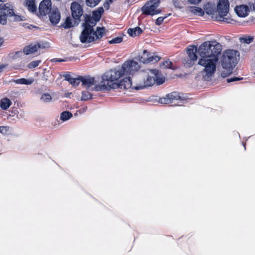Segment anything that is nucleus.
Wrapping results in <instances>:
<instances>
[{"instance_id": "nucleus-1", "label": "nucleus", "mask_w": 255, "mask_h": 255, "mask_svg": "<svg viewBox=\"0 0 255 255\" xmlns=\"http://www.w3.org/2000/svg\"><path fill=\"white\" fill-rule=\"evenodd\" d=\"M142 80L134 87L136 90L144 89L152 86L155 82L161 85L164 82V78L158 75V71L156 69H146L139 74Z\"/></svg>"}, {"instance_id": "nucleus-2", "label": "nucleus", "mask_w": 255, "mask_h": 255, "mask_svg": "<svg viewBox=\"0 0 255 255\" xmlns=\"http://www.w3.org/2000/svg\"><path fill=\"white\" fill-rule=\"evenodd\" d=\"M238 52L234 50H227L224 53L222 58V65L224 69L221 73L222 77H227L232 73L233 68L238 63Z\"/></svg>"}, {"instance_id": "nucleus-3", "label": "nucleus", "mask_w": 255, "mask_h": 255, "mask_svg": "<svg viewBox=\"0 0 255 255\" xmlns=\"http://www.w3.org/2000/svg\"><path fill=\"white\" fill-rule=\"evenodd\" d=\"M222 51V45L216 41H206L198 48L199 59L211 56H218Z\"/></svg>"}, {"instance_id": "nucleus-4", "label": "nucleus", "mask_w": 255, "mask_h": 255, "mask_svg": "<svg viewBox=\"0 0 255 255\" xmlns=\"http://www.w3.org/2000/svg\"><path fill=\"white\" fill-rule=\"evenodd\" d=\"M123 75L121 69H114L106 72L102 76V87L104 90H110L118 87L117 80Z\"/></svg>"}, {"instance_id": "nucleus-5", "label": "nucleus", "mask_w": 255, "mask_h": 255, "mask_svg": "<svg viewBox=\"0 0 255 255\" xmlns=\"http://www.w3.org/2000/svg\"><path fill=\"white\" fill-rule=\"evenodd\" d=\"M229 5L228 0H219L216 13L211 10L207 11V13L212 15L213 18L217 21L230 23L232 20L229 14Z\"/></svg>"}, {"instance_id": "nucleus-6", "label": "nucleus", "mask_w": 255, "mask_h": 255, "mask_svg": "<svg viewBox=\"0 0 255 255\" xmlns=\"http://www.w3.org/2000/svg\"><path fill=\"white\" fill-rule=\"evenodd\" d=\"M218 61V56H211L205 59H199L198 64L204 68L202 71L205 74L204 76L205 80H208L215 73Z\"/></svg>"}, {"instance_id": "nucleus-7", "label": "nucleus", "mask_w": 255, "mask_h": 255, "mask_svg": "<svg viewBox=\"0 0 255 255\" xmlns=\"http://www.w3.org/2000/svg\"><path fill=\"white\" fill-rule=\"evenodd\" d=\"M105 31L104 27H97L96 31L92 30L89 26L84 27L80 39L82 43H91L102 38Z\"/></svg>"}, {"instance_id": "nucleus-8", "label": "nucleus", "mask_w": 255, "mask_h": 255, "mask_svg": "<svg viewBox=\"0 0 255 255\" xmlns=\"http://www.w3.org/2000/svg\"><path fill=\"white\" fill-rule=\"evenodd\" d=\"M159 0H151L146 2L141 8L143 13L153 15L160 13L161 10L157 8L159 5Z\"/></svg>"}, {"instance_id": "nucleus-9", "label": "nucleus", "mask_w": 255, "mask_h": 255, "mask_svg": "<svg viewBox=\"0 0 255 255\" xmlns=\"http://www.w3.org/2000/svg\"><path fill=\"white\" fill-rule=\"evenodd\" d=\"M140 68L137 62L134 60L125 62L121 68L123 75H133Z\"/></svg>"}, {"instance_id": "nucleus-10", "label": "nucleus", "mask_w": 255, "mask_h": 255, "mask_svg": "<svg viewBox=\"0 0 255 255\" xmlns=\"http://www.w3.org/2000/svg\"><path fill=\"white\" fill-rule=\"evenodd\" d=\"M81 82L82 85L90 91H100L103 90L101 84H97L94 78L82 77Z\"/></svg>"}, {"instance_id": "nucleus-11", "label": "nucleus", "mask_w": 255, "mask_h": 255, "mask_svg": "<svg viewBox=\"0 0 255 255\" xmlns=\"http://www.w3.org/2000/svg\"><path fill=\"white\" fill-rule=\"evenodd\" d=\"M185 98L181 96L178 93L174 92L166 95L165 98L160 99L161 104H166L172 103L173 101L183 100Z\"/></svg>"}, {"instance_id": "nucleus-12", "label": "nucleus", "mask_w": 255, "mask_h": 255, "mask_svg": "<svg viewBox=\"0 0 255 255\" xmlns=\"http://www.w3.org/2000/svg\"><path fill=\"white\" fill-rule=\"evenodd\" d=\"M72 15L73 18L79 20L83 14V9L77 2H73L71 4Z\"/></svg>"}, {"instance_id": "nucleus-13", "label": "nucleus", "mask_w": 255, "mask_h": 255, "mask_svg": "<svg viewBox=\"0 0 255 255\" xmlns=\"http://www.w3.org/2000/svg\"><path fill=\"white\" fill-rule=\"evenodd\" d=\"M52 9L50 0H43L39 4V10L41 15L49 14Z\"/></svg>"}, {"instance_id": "nucleus-14", "label": "nucleus", "mask_w": 255, "mask_h": 255, "mask_svg": "<svg viewBox=\"0 0 255 255\" xmlns=\"http://www.w3.org/2000/svg\"><path fill=\"white\" fill-rule=\"evenodd\" d=\"M49 20L53 25L57 24L60 19V14L57 8H53L49 14Z\"/></svg>"}, {"instance_id": "nucleus-15", "label": "nucleus", "mask_w": 255, "mask_h": 255, "mask_svg": "<svg viewBox=\"0 0 255 255\" xmlns=\"http://www.w3.org/2000/svg\"><path fill=\"white\" fill-rule=\"evenodd\" d=\"M198 48L195 45H190L187 48V53L190 59L193 61H196L199 57L198 54Z\"/></svg>"}, {"instance_id": "nucleus-16", "label": "nucleus", "mask_w": 255, "mask_h": 255, "mask_svg": "<svg viewBox=\"0 0 255 255\" xmlns=\"http://www.w3.org/2000/svg\"><path fill=\"white\" fill-rule=\"evenodd\" d=\"M235 11L239 16L245 17L248 15L249 8L246 5H238L235 8Z\"/></svg>"}, {"instance_id": "nucleus-17", "label": "nucleus", "mask_w": 255, "mask_h": 255, "mask_svg": "<svg viewBox=\"0 0 255 255\" xmlns=\"http://www.w3.org/2000/svg\"><path fill=\"white\" fill-rule=\"evenodd\" d=\"M125 78L120 81L118 84V87L121 89H128L131 88L132 82L130 79V75H128Z\"/></svg>"}, {"instance_id": "nucleus-18", "label": "nucleus", "mask_w": 255, "mask_h": 255, "mask_svg": "<svg viewBox=\"0 0 255 255\" xmlns=\"http://www.w3.org/2000/svg\"><path fill=\"white\" fill-rule=\"evenodd\" d=\"M41 47H42V45L40 44H31L24 48L23 53L26 55L32 54L37 51L38 49ZM42 47H44V46H42Z\"/></svg>"}, {"instance_id": "nucleus-19", "label": "nucleus", "mask_w": 255, "mask_h": 255, "mask_svg": "<svg viewBox=\"0 0 255 255\" xmlns=\"http://www.w3.org/2000/svg\"><path fill=\"white\" fill-rule=\"evenodd\" d=\"M0 9L3 10L6 16H11L13 14V6L9 3L0 4Z\"/></svg>"}, {"instance_id": "nucleus-20", "label": "nucleus", "mask_w": 255, "mask_h": 255, "mask_svg": "<svg viewBox=\"0 0 255 255\" xmlns=\"http://www.w3.org/2000/svg\"><path fill=\"white\" fill-rule=\"evenodd\" d=\"M25 4L29 11L32 12L36 11V6L34 0H26Z\"/></svg>"}, {"instance_id": "nucleus-21", "label": "nucleus", "mask_w": 255, "mask_h": 255, "mask_svg": "<svg viewBox=\"0 0 255 255\" xmlns=\"http://www.w3.org/2000/svg\"><path fill=\"white\" fill-rule=\"evenodd\" d=\"M142 29L138 26L134 28H129L128 30V34L131 37H135L139 35L142 33Z\"/></svg>"}, {"instance_id": "nucleus-22", "label": "nucleus", "mask_w": 255, "mask_h": 255, "mask_svg": "<svg viewBox=\"0 0 255 255\" xmlns=\"http://www.w3.org/2000/svg\"><path fill=\"white\" fill-rule=\"evenodd\" d=\"M11 104V101L7 98L1 99L0 102V107L4 110H7L10 107Z\"/></svg>"}, {"instance_id": "nucleus-23", "label": "nucleus", "mask_w": 255, "mask_h": 255, "mask_svg": "<svg viewBox=\"0 0 255 255\" xmlns=\"http://www.w3.org/2000/svg\"><path fill=\"white\" fill-rule=\"evenodd\" d=\"M40 101L44 104H49L52 101V96L49 93H44L41 95Z\"/></svg>"}, {"instance_id": "nucleus-24", "label": "nucleus", "mask_w": 255, "mask_h": 255, "mask_svg": "<svg viewBox=\"0 0 255 255\" xmlns=\"http://www.w3.org/2000/svg\"><path fill=\"white\" fill-rule=\"evenodd\" d=\"M103 12V8L102 7H99L96 10L93 12V18L95 19V21H99Z\"/></svg>"}, {"instance_id": "nucleus-25", "label": "nucleus", "mask_w": 255, "mask_h": 255, "mask_svg": "<svg viewBox=\"0 0 255 255\" xmlns=\"http://www.w3.org/2000/svg\"><path fill=\"white\" fill-rule=\"evenodd\" d=\"M34 82V79L33 78L30 79H25V78H21L17 79L15 81L16 84H23L26 85H29L32 84Z\"/></svg>"}, {"instance_id": "nucleus-26", "label": "nucleus", "mask_w": 255, "mask_h": 255, "mask_svg": "<svg viewBox=\"0 0 255 255\" xmlns=\"http://www.w3.org/2000/svg\"><path fill=\"white\" fill-rule=\"evenodd\" d=\"M149 54L146 50H144L142 54L139 57L140 62L143 63H148L149 61L148 60Z\"/></svg>"}, {"instance_id": "nucleus-27", "label": "nucleus", "mask_w": 255, "mask_h": 255, "mask_svg": "<svg viewBox=\"0 0 255 255\" xmlns=\"http://www.w3.org/2000/svg\"><path fill=\"white\" fill-rule=\"evenodd\" d=\"M72 117V114L68 111L62 112L60 115V119L63 121H66Z\"/></svg>"}, {"instance_id": "nucleus-28", "label": "nucleus", "mask_w": 255, "mask_h": 255, "mask_svg": "<svg viewBox=\"0 0 255 255\" xmlns=\"http://www.w3.org/2000/svg\"><path fill=\"white\" fill-rule=\"evenodd\" d=\"M98 21H95V19L93 18H89L86 21V23L84 24V27H86L87 26H89L92 30H94L93 27L96 25L97 22Z\"/></svg>"}, {"instance_id": "nucleus-29", "label": "nucleus", "mask_w": 255, "mask_h": 255, "mask_svg": "<svg viewBox=\"0 0 255 255\" xmlns=\"http://www.w3.org/2000/svg\"><path fill=\"white\" fill-rule=\"evenodd\" d=\"M10 18V20L11 21H23L25 20L24 17L20 15L15 14L13 12V14H11V16H10L9 17Z\"/></svg>"}, {"instance_id": "nucleus-30", "label": "nucleus", "mask_w": 255, "mask_h": 255, "mask_svg": "<svg viewBox=\"0 0 255 255\" xmlns=\"http://www.w3.org/2000/svg\"><path fill=\"white\" fill-rule=\"evenodd\" d=\"M23 52L21 51H17L14 53H11L9 55V57L10 59L12 60H15L18 58L21 57L23 55Z\"/></svg>"}, {"instance_id": "nucleus-31", "label": "nucleus", "mask_w": 255, "mask_h": 255, "mask_svg": "<svg viewBox=\"0 0 255 255\" xmlns=\"http://www.w3.org/2000/svg\"><path fill=\"white\" fill-rule=\"evenodd\" d=\"M3 11H4L3 10L0 9V23L5 25L7 22V16Z\"/></svg>"}, {"instance_id": "nucleus-32", "label": "nucleus", "mask_w": 255, "mask_h": 255, "mask_svg": "<svg viewBox=\"0 0 255 255\" xmlns=\"http://www.w3.org/2000/svg\"><path fill=\"white\" fill-rule=\"evenodd\" d=\"M192 12L199 16H202L204 14V10L200 7H193L192 8Z\"/></svg>"}, {"instance_id": "nucleus-33", "label": "nucleus", "mask_w": 255, "mask_h": 255, "mask_svg": "<svg viewBox=\"0 0 255 255\" xmlns=\"http://www.w3.org/2000/svg\"><path fill=\"white\" fill-rule=\"evenodd\" d=\"M172 63L168 60H167L160 64V67L164 69H172Z\"/></svg>"}, {"instance_id": "nucleus-34", "label": "nucleus", "mask_w": 255, "mask_h": 255, "mask_svg": "<svg viewBox=\"0 0 255 255\" xmlns=\"http://www.w3.org/2000/svg\"><path fill=\"white\" fill-rule=\"evenodd\" d=\"M101 0H86L87 6L91 7L96 6L100 2Z\"/></svg>"}, {"instance_id": "nucleus-35", "label": "nucleus", "mask_w": 255, "mask_h": 255, "mask_svg": "<svg viewBox=\"0 0 255 255\" xmlns=\"http://www.w3.org/2000/svg\"><path fill=\"white\" fill-rule=\"evenodd\" d=\"M92 98V94L88 91L83 92L82 93L81 101H87Z\"/></svg>"}, {"instance_id": "nucleus-36", "label": "nucleus", "mask_w": 255, "mask_h": 255, "mask_svg": "<svg viewBox=\"0 0 255 255\" xmlns=\"http://www.w3.org/2000/svg\"><path fill=\"white\" fill-rule=\"evenodd\" d=\"M82 77H80L76 78H72L71 79L69 83L74 87L77 86L81 82Z\"/></svg>"}, {"instance_id": "nucleus-37", "label": "nucleus", "mask_w": 255, "mask_h": 255, "mask_svg": "<svg viewBox=\"0 0 255 255\" xmlns=\"http://www.w3.org/2000/svg\"><path fill=\"white\" fill-rule=\"evenodd\" d=\"M240 41L242 43L250 44L253 41V37L246 36L240 38Z\"/></svg>"}, {"instance_id": "nucleus-38", "label": "nucleus", "mask_w": 255, "mask_h": 255, "mask_svg": "<svg viewBox=\"0 0 255 255\" xmlns=\"http://www.w3.org/2000/svg\"><path fill=\"white\" fill-rule=\"evenodd\" d=\"M62 26L66 29L72 27V19L70 17H67L65 22Z\"/></svg>"}, {"instance_id": "nucleus-39", "label": "nucleus", "mask_w": 255, "mask_h": 255, "mask_svg": "<svg viewBox=\"0 0 255 255\" xmlns=\"http://www.w3.org/2000/svg\"><path fill=\"white\" fill-rule=\"evenodd\" d=\"M40 63V60L33 61L29 63L27 66L29 69H32L38 66Z\"/></svg>"}, {"instance_id": "nucleus-40", "label": "nucleus", "mask_w": 255, "mask_h": 255, "mask_svg": "<svg viewBox=\"0 0 255 255\" xmlns=\"http://www.w3.org/2000/svg\"><path fill=\"white\" fill-rule=\"evenodd\" d=\"M160 58L158 56H153V55H150L149 56L148 60L149 61V63L150 62H157L158 61H159Z\"/></svg>"}, {"instance_id": "nucleus-41", "label": "nucleus", "mask_w": 255, "mask_h": 255, "mask_svg": "<svg viewBox=\"0 0 255 255\" xmlns=\"http://www.w3.org/2000/svg\"><path fill=\"white\" fill-rule=\"evenodd\" d=\"M10 128L9 127L1 126L0 127V132L2 134H6L9 131Z\"/></svg>"}, {"instance_id": "nucleus-42", "label": "nucleus", "mask_w": 255, "mask_h": 255, "mask_svg": "<svg viewBox=\"0 0 255 255\" xmlns=\"http://www.w3.org/2000/svg\"><path fill=\"white\" fill-rule=\"evenodd\" d=\"M123 40V38L121 37H117L109 41V43L111 44H116V43H120Z\"/></svg>"}, {"instance_id": "nucleus-43", "label": "nucleus", "mask_w": 255, "mask_h": 255, "mask_svg": "<svg viewBox=\"0 0 255 255\" xmlns=\"http://www.w3.org/2000/svg\"><path fill=\"white\" fill-rule=\"evenodd\" d=\"M166 18V17L160 16L157 18L155 21V24L156 25H160L163 22V20Z\"/></svg>"}, {"instance_id": "nucleus-44", "label": "nucleus", "mask_w": 255, "mask_h": 255, "mask_svg": "<svg viewBox=\"0 0 255 255\" xmlns=\"http://www.w3.org/2000/svg\"><path fill=\"white\" fill-rule=\"evenodd\" d=\"M241 79H242V78H238V77H234V78L227 79V81L228 83H230V82H234V81H239V80H240Z\"/></svg>"}, {"instance_id": "nucleus-45", "label": "nucleus", "mask_w": 255, "mask_h": 255, "mask_svg": "<svg viewBox=\"0 0 255 255\" xmlns=\"http://www.w3.org/2000/svg\"><path fill=\"white\" fill-rule=\"evenodd\" d=\"M64 77L65 78V80L68 81L69 82L70 81L71 79L72 78V77L69 74H66L64 75Z\"/></svg>"}, {"instance_id": "nucleus-46", "label": "nucleus", "mask_w": 255, "mask_h": 255, "mask_svg": "<svg viewBox=\"0 0 255 255\" xmlns=\"http://www.w3.org/2000/svg\"><path fill=\"white\" fill-rule=\"evenodd\" d=\"M53 62H65L66 61V60L60 59V58H54L52 60Z\"/></svg>"}, {"instance_id": "nucleus-47", "label": "nucleus", "mask_w": 255, "mask_h": 255, "mask_svg": "<svg viewBox=\"0 0 255 255\" xmlns=\"http://www.w3.org/2000/svg\"><path fill=\"white\" fill-rule=\"evenodd\" d=\"M188 1L192 4H198L200 0H188Z\"/></svg>"}, {"instance_id": "nucleus-48", "label": "nucleus", "mask_w": 255, "mask_h": 255, "mask_svg": "<svg viewBox=\"0 0 255 255\" xmlns=\"http://www.w3.org/2000/svg\"><path fill=\"white\" fill-rule=\"evenodd\" d=\"M7 66V64H3L0 65V72H1V71L5 68H6Z\"/></svg>"}, {"instance_id": "nucleus-49", "label": "nucleus", "mask_w": 255, "mask_h": 255, "mask_svg": "<svg viewBox=\"0 0 255 255\" xmlns=\"http://www.w3.org/2000/svg\"><path fill=\"white\" fill-rule=\"evenodd\" d=\"M173 4L176 7H180L177 0H173Z\"/></svg>"}, {"instance_id": "nucleus-50", "label": "nucleus", "mask_w": 255, "mask_h": 255, "mask_svg": "<svg viewBox=\"0 0 255 255\" xmlns=\"http://www.w3.org/2000/svg\"><path fill=\"white\" fill-rule=\"evenodd\" d=\"M104 6L105 7L107 6V8L108 9L109 7V4L107 2V3L105 4Z\"/></svg>"}, {"instance_id": "nucleus-51", "label": "nucleus", "mask_w": 255, "mask_h": 255, "mask_svg": "<svg viewBox=\"0 0 255 255\" xmlns=\"http://www.w3.org/2000/svg\"><path fill=\"white\" fill-rule=\"evenodd\" d=\"M253 10L255 12V2L253 4Z\"/></svg>"}, {"instance_id": "nucleus-52", "label": "nucleus", "mask_w": 255, "mask_h": 255, "mask_svg": "<svg viewBox=\"0 0 255 255\" xmlns=\"http://www.w3.org/2000/svg\"><path fill=\"white\" fill-rule=\"evenodd\" d=\"M2 42H3L2 39H0V46L1 45Z\"/></svg>"}, {"instance_id": "nucleus-53", "label": "nucleus", "mask_w": 255, "mask_h": 255, "mask_svg": "<svg viewBox=\"0 0 255 255\" xmlns=\"http://www.w3.org/2000/svg\"><path fill=\"white\" fill-rule=\"evenodd\" d=\"M110 0V2L111 3H112V2H113V0Z\"/></svg>"}, {"instance_id": "nucleus-54", "label": "nucleus", "mask_w": 255, "mask_h": 255, "mask_svg": "<svg viewBox=\"0 0 255 255\" xmlns=\"http://www.w3.org/2000/svg\"><path fill=\"white\" fill-rule=\"evenodd\" d=\"M5 0H0V2L1 1H4Z\"/></svg>"}]
</instances>
